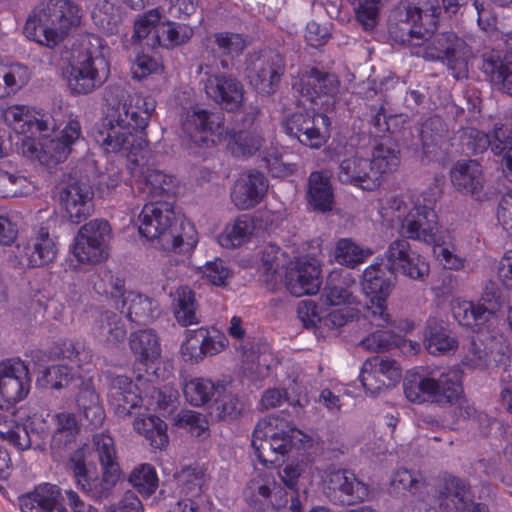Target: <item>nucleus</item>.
I'll list each match as a JSON object with an SVG mask.
<instances>
[{
  "mask_svg": "<svg viewBox=\"0 0 512 512\" xmlns=\"http://www.w3.org/2000/svg\"><path fill=\"white\" fill-rule=\"evenodd\" d=\"M60 203L69 220L80 223L92 212L93 190L86 182L71 181L62 189Z\"/></svg>",
  "mask_w": 512,
  "mask_h": 512,
  "instance_id": "obj_29",
  "label": "nucleus"
},
{
  "mask_svg": "<svg viewBox=\"0 0 512 512\" xmlns=\"http://www.w3.org/2000/svg\"><path fill=\"white\" fill-rule=\"evenodd\" d=\"M463 373L457 367H447L440 372H432L417 382L404 385L406 398L413 403L426 401L454 407L457 419H465L472 413L463 391Z\"/></svg>",
  "mask_w": 512,
  "mask_h": 512,
  "instance_id": "obj_7",
  "label": "nucleus"
},
{
  "mask_svg": "<svg viewBox=\"0 0 512 512\" xmlns=\"http://www.w3.org/2000/svg\"><path fill=\"white\" fill-rule=\"evenodd\" d=\"M420 484V478L417 473L402 468L393 474L390 482V491L398 496H404L407 493L415 494Z\"/></svg>",
  "mask_w": 512,
  "mask_h": 512,
  "instance_id": "obj_63",
  "label": "nucleus"
},
{
  "mask_svg": "<svg viewBox=\"0 0 512 512\" xmlns=\"http://www.w3.org/2000/svg\"><path fill=\"white\" fill-rule=\"evenodd\" d=\"M17 412L4 410L0 406V439L7 441L20 450H26L32 446V440L25 431H22L16 423Z\"/></svg>",
  "mask_w": 512,
  "mask_h": 512,
  "instance_id": "obj_48",
  "label": "nucleus"
},
{
  "mask_svg": "<svg viewBox=\"0 0 512 512\" xmlns=\"http://www.w3.org/2000/svg\"><path fill=\"white\" fill-rule=\"evenodd\" d=\"M246 501L258 510L279 509L287 502L285 492L277 486L274 478L266 473H257L244 489Z\"/></svg>",
  "mask_w": 512,
  "mask_h": 512,
  "instance_id": "obj_26",
  "label": "nucleus"
},
{
  "mask_svg": "<svg viewBox=\"0 0 512 512\" xmlns=\"http://www.w3.org/2000/svg\"><path fill=\"white\" fill-rule=\"evenodd\" d=\"M216 392H218V387L208 378L195 377L185 380L183 383L184 397L193 406L206 404Z\"/></svg>",
  "mask_w": 512,
  "mask_h": 512,
  "instance_id": "obj_53",
  "label": "nucleus"
},
{
  "mask_svg": "<svg viewBox=\"0 0 512 512\" xmlns=\"http://www.w3.org/2000/svg\"><path fill=\"white\" fill-rule=\"evenodd\" d=\"M395 280L394 273L389 269L387 271L378 259L363 272L361 284L367 297V317L377 326H384L390 322L386 301L394 287Z\"/></svg>",
  "mask_w": 512,
  "mask_h": 512,
  "instance_id": "obj_15",
  "label": "nucleus"
},
{
  "mask_svg": "<svg viewBox=\"0 0 512 512\" xmlns=\"http://www.w3.org/2000/svg\"><path fill=\"white\" fill-rule=\"evenodd\" d=\"M356 21L364 30H373L380 21L382 0H347Z\"/></svg>",
  "mask_w": 512,
  "mask_h": 512,
  "instance_id": "obj_55",
  "label": "nucleus"
},
{
  "mask_svg": "<svg viewBox=\"0 0 512 512\" xmlns=\"http://www.w3.org/2000/svg\"><path fill=\"white\" fill-rule=\"evenodd\" d=\"M324 489L330 499L343 505L362 502L369 496V487L347 470L327 474Z\"/></svg>",
  "mask_w": 512,
  "mask_h": 512,
  "instance_id": "obj_23",
  "label": "nucleus"
},
{
  "mask_svg": "<svg viewBox=\"0 0 512 512\" xmlns=\"http://www.w3.org/2000/svg\"><path fill=\"white\" fill-rule=\"evenodd\" d=\"M178 483L181 487L180 493L184 498L177 503L175 512H198V498L205 484V474L201 469L188 468L178 475Z\"/></svg>",
  "mask_w": 512,
  "mask_h": 512,
  "instance_id": "obj_35",
  "label": "nucleus"
},
{
  "mask_svg": "<svg viewBox=\"0 0 512 512\" xmlns=\"http://www.w3.org/2000/svg\"><path fill=\"white\" fill-rule=\"evenodd\" d=\"M284 254L274 245H267L261 258L265 282L273 289L284 283L287 290L296 297L316 294L321 286L319 262L312 257H302L284 266Z\"/></svg>",
  "mask_w": 512,
  "mask_h": 512,
  "instance_id": "obj_6",
  "label": "nucleus"
},
{
  "mask_svg": "<svg viewBox=\"0 0 512 512\" xmlns=\"http://www.w3.org/2000/svg\"><path fill=\"white\" fill-rule=\"evenodd\" d=\"M463 150L473 154L482 153L488 147L496 155H502L501 166L505 177L512 182V139L503 126H496L493 139L474 128L467 129L461 137Z\"/></svg>",
  "mask_w": 512,
  "mask_h": 512,
  "instance_id": "obj_21",
  "label": "nucleus"
},
{
  "mask_svg": "<svg viewBox=\"0 0 512 512\" xmlns=\"http://www.w3.org/2000/svg\"><path fill=\"white\" fill-rule=\"evenodd\" d=\"M58 253V248L47 227L41 226L35 230L28 241L19 242L9 257L12 266L19 269L40 268L52 263Z\"/></svg>",
  "mask_w": 512,
  "mask_h": 512,
  "instance_id": "obj_17",
  "label": "nucleus"
},
{
  "mask_svg": "<svg viewBox=\"0 0 512 512\" xmlns=\"http://www.w3.org/2000/svg\"><path fill=\"white\" fill-rule=\"evenodd\" d=\"M111 228L105 220H92L78 231L73 255L80 263H99L108 258Z\"/></svg>",
  "mask_w": 512,
  "mask_h": 512,
  "instance_id": "obj_18",
  "label": "nucleus"
},
{
  "mask_svg": "<svg viewBox=\"0 0 512 512\" xmlns=\"http://www.w3.org/2000/svg\"><path fill=\"white\" fill-rule=\"evenodd\" d=\"M205 50L215 57H235L247 45L245 37L231 31H218L207 36L203 42Z\"/></svg>",
  "mask_w": 512,
  "mask_h": 512,
  "instance_id": "obj_39",
  "label": "nucleus"
},
{
  "mask_svg": "<svg viewBox=\"0 0 512 512\" xmlns=\"http://www.w3.org/2000/svg\"><path fill=\"white\" fill-rule=\"evenodd\" d=\"M98 294L120 300L121 313L136 323H148L158 315L156 300L136 291H126L124 280L114 277L110 271H103L100 279L94 282ZM119 307V304H116Z\"/></svg>",
  "mask_w": 512,
  "mask_h": 512,
  "instance_id": "obj_14",
  "label": "nucleus"
},
{
  "mask_svg": "<svg viewBox=\"0 0 512 512\" xmlns=\"http://www.w3.org/2000/svg\"><path fill=\"white\" fill-rule=\"evenodd\" d=\"M184 135L198 147H210L222 143L225 133L223 118L200 107H192L181 118Z\"/></svg>",
  "mask_w": 512,
  "mask_h": 512,
  "instance_id": "obj_16",
  "label": "nucleus"
},
{
  "mask_svg": "<svg viewBox=\"0 0 512 512\" xmlns=\"http://www.w3.org/2000/svg\"><path fill=\"white\" fill-rule=\"evenodd\" d=\"M399 16L402 22L422 28L437 27V18L440 14L438 0H405L399 7Z\"/></svg>",
  "mask_w": 512,
  "mask_h": 512,
  "instance_id": "obj_33",
  "label": "nucleus"
},
{
  "mask_svg": "<svg viewBox=\"0 0 512 512\" xmlns=\"http://www.w3.org/2000/svg\"><path fill=\"white\" fill-rule=\"evenodd\" d=\"M0 112L5 124L16 134L21 135L22 140L55 128L49 117L35 107L12 104L1 108Z\"/></svg>",
  "mask_w": 512,
  "mask_h": 512,
  "instance_id": "obj_22",
  "label": "nucleus"
},
{
  "mask_svg": "<svg viewBox=\"0 0 512 512\" xmlns=\"http://www.w3.org/2000/svg\"><path fill=\"white\" fill-rule=\"evenodd\" d=\"M293 88L303 98L300 100L304 107L306 102L313 105V110L327 111L334 105V96L338 91V81L333 75H324L315 69L306 70L293 82Z\"/></svg>",
  "mask_w": 512,
  "mask_h": 512,
  "instance_id": "obj_20",
  "label": "nucleus"
},
{
  "mask_svg": "<svg viewBox=\"0 0 512 512\" xmlns=\"http://www.w3.org/2000/svg\"><path fill=\"white\" fill-rule=\"evenodd\" d=\"M129 345L135 358L144 365H154L161 356V345L157 334L151 329L133 332Z\"/></svg>",
  "mask_w": 512,
  "mask_h": 512,
  "instance_id": "obj_40",
  "label": "nucleus"
},
{
  "mask_svg": "<svg viewBox=\"0 0 512 512\" xmlns=\"http://www.w3.org/2000/svg\"><path fill=\"white\" fill-rule=\"evenodd\" d=\"M175 215L172 206L163 201L149 202L138 215V231L160 249L178 254L191 253L198 243V234L190 221L173 226Z\"/></svg>",
  "mask_w": 512,
  "mask_h": 512,
  "instance_id": "obj_3",
  "label": "nucleus"
},
{
  "mask_svg": "<svg viewBox=\"0 0 512 512\" xmlns=\"http://www.w3.org/2000/svg\"><path fill=\"white\" fill-rule=\"evenodd\" d=\"M109 47L94 34L81 35L73 44L67 84L74 94H88L110 75Z\"/></svg>",
  "mask_w": 512,
  "mask_h": 512,
  "instance_id": "obj_5",
  "label": "nucleus"
},
{
  "mask_svg": "<svg viewBox=\"0 0 512 512\" xmlns=\"http://www.w3.org/2000/svg\"><path fill=\"white\" fill-rule=\"evenodd\" d=\"M269 183L265 175L249 170L239 175L231 190V200L240 210H248L258 205L265 197Z\"/></svg>",
  "mask_w": 512,
  "mask_h": 512,
  "instance_id": "obj_27",
  "label": "nucleus"
},
{
  "mask_svg": "<svg viewBox=\"0 0 512 512\" xmlns=\"http://www.w3.org/2000/svg\"><path fill=\"white\" fill-rule=\"evenodd\" d=\"M372 174L370 159L356 154L341 160L337 176L342 183L373 191L380 186V182H376Z\"/></svg>",
  "mask_w": 512,
  "mask_h": 512,
  "instance_id": "obj_30",
  "label": "nucleus"
},
{
  "mask_svg": "<svg viewBox=\"0 0 512 512\" xmlns=\"http://www.w3.org/2000/svg\"><path fill=\"white\" fill-rule=\"evenodd\" d=\"M424 346L432 355L454 353L459 345L456 336L449 327L436 319H429L424 332Z\"/></svg>",
  "mask_w": 512,
  "mask_h": 512,
  "instance_id": "obj_34",
  "label": "nucleus"
},
{
  "mask_svg": "<svg viewBox=\"0 0 512 512\" xmlns=\"http://www.w3.org/2000/svg\"><path fill=\"white\" fill-rule=\"evenodd\" d=\"M222 142L234 156L249 157L260 150L262 137L253 131L225 132Z\"/></svg>",
  "mask_w": 512,
  "mask_h": 512,
  "instance_id": "obj_47",
  "label": "nucleus"
},
{
  "mask_svg": "<svg viewBox=\"0 0 512 512\" xmlns=\"http://www.w3.org/2000/svg\"><path fill=\"white\" fill-rule=\"evenodd\" d=\"M47 132L36 133L31 138L21 140V151L25 157L53 167L68 158L72 145L81 137V126L78 120L70 119L60 136L51 137Z\"/></svg>",
  "mask_w": 512,
  "mask_h": 512,
  "instance_id": "obj_13",
  "label": "nucleus"
},
{
  "mask_svg": "<svg viewBox=\"0 0 512 512\" xmlns=\"http://www.w3.org/2000/svg\"><path fill=\"white\" fill-rule=\"evenodd\" d=\"M95 451L102 466V478L98 479L92 468L83 459V451H77L71 462L77 484L95 497H104L112 490L120 479V468L112 437L105 433L96 434L93 438Z\"/></svg>",
  "mask_w": 512,
  "mask_h": 512,
  "instance_id": "obj_11",
  "label": "nucleus"
},
{
  "mask_svg": "<svg viewBox=\"0 0 512 512\" xmlns=\"http://www.w3.org/2000/svg\"><path fill=\"white\" fill-rule=\"evenodd\" d=\"M374 251L351 238L339 239L334 248L335 261L348 268H355L364 263Z\"/></svg>",
  "mask_w": 512,
  "mask_h": 512,
  "instance_id": "obj_44",
  "label": "nucleus"
},
{
  "mask_svg": "<svg viewBox=\"0 0 512 512\" xmlns=\"http://www.w3.org/2000/svg\"><path fill=\"white\" fill-rule=\"evenodd\" d=\"M92 331L95 338L107 347H116L127 335L122 318L112 311L101 312L94 322Z\"/></svg>",
  "mask_w": 512,
  "mask_h": 512,
  "instance_id": "obj_38",
  "label": "nucleus"
},
{
  "mask_svg": "<svg viewBox=\"0 0 512 512\" xmlns=\"http://www.w3.org/2000/svg\"><path fill=\"white\" fill-rule=\"evenodd\" d=\"M308 203L321 212L332 209L334 194L330 175L327 172L314 171L308 179Z\"/></svg>",
  "mask_w": 512,
  "mask_h": 512,
  "instance_id": "obj_41",
  "label": "nucleus"
},
{
  "mask_svg": "<svg viewBox=\"0 0 512 512\" xmlns=\"http://www.w3.org/2000/svg\"><path fill=\"white\" fill-rule=\"evenodd\" d=\"M130 483L143 496H150L158 487V477L153 466L141 464L134 468L130 477Z\"/></svg>",
  "mask_w": 512,
  "mask_h": 512,
  "instance_id": "obj_60",
  "label": "nucleus"
},
{
  "mask_svg": "<svg viewBox=\"0 0 512 512\" xmlns=\"http://www.w3.org/2000/svg\"><path fill=\"white\" fill-rule=\"evenodd\" d=\"M453 317L462 326L471 328L480 342L490 339L494 341L498 327V317L495 312L481 303L456 298L451 302ZM462 363L475 369H484L489 362V354L493 350L492 343L478 344L472 339L464 348Z\"/></svg>",
  "mask_w": 512,
  "mask_h": 512,
  "instance_id": "obj_8",
  "label": "nucleus"
},
{
  "mask_svg": "<svg viewBox=\"0 0 512 512\" xmlns=\"http://www.w3.org/2000/svg\"><path fill=\"white\" fill-rule=\"evenodd\" d=\"M36 189L27 177L0 167V197H21L32 194Z\"/></svg>",
  "mask_w": 512,
  "mask_h": 512,
  "instance_id": "obj_56",
  "label": "nucleus"
},
{
  "mask_svg": "<svg viewBox=\"0 0 512 512\" xmlns=\"http://www.w3.org/2000/svg\"><path fill=\"white\" fill-rule=\"evenodd\" d=\"M370 163L373 172L372 175L375 176V181L381 183V177L383 174L392 172L399 166V151L392 145H387L385 143L378 144L373 149Z\"/></svg>",
  "mask_w": 512,
  "mask_h": 512,
  "instance_id": "obj_50",
  "label": "nucleus"
},
{
  "mask_svg": "<svg viewBox=\"0 0 512 512\" xmlns=\"http://www.w3.org/2000/svg\"><path fill=\"white\" fill-rule=\"evenodd\" d=\"M17 420L22 422L21 432L25 431L32 440V444L35 443L40 447L49 432V424L44 415L21 408L17 410Z\"/></svg>",
  "mask_w": 512,
  "mask_h": 512,
  "instance_id": "obj_52",
  "label": "nucleus"
},
{
  "mask_svg": "<svg viewBox=\"0 0 512 512\" xmlns=\"http://www.w3.org/2000/svg\"><path fill=\"white\" fill-rule=\"evenodd\" d=\"M156 107L155 100L142 94L129 95L98 123L91 132L94 141L107 153L127 159V169L134 173L139 161L150 154L144 130Z\"/></svg>",
  "mask_w": 512,
  "mask_h": 512,
  "instance_id": "obj_1",
  "label": "nucleus"
},
{
  "mask_svg": "<svg viewBox=\"0 0 512 512\" xmlns=\"http://www.w3.org/2000/svg\"><path fill=\"white\" fill-rule=\"evenodd\" d=\"M173 311L181 326H190L200 322L197 316L195 292L188 286H181L175 291Z\"/></svg>",
  "mask_w": 512,
  "mask_h": 512,
  "instance_id": "obj_46",
  "label": "nucleus"
},
{
  "mask_svg": "<svg viewBox=\"0 0 512 512\" xmlns=\"http://www.w3.org/2000/svg\"><path fill=\"white\" fill-rule=\"evenodd\" d=\"M304 438L305 435L289 421L268 416L257 423L251 444L262 464L277 466Z\"/></svg>",
  "mask_w": 512,
  "mask_h": 512,
  "instance_id": "obj_10",
  "label": "nucleus"
},
{
  "mask_svg": "<svg viewBox=\"0 0 512 512\" xmlns=\"http://www.w3.org/2000/svg\"><path fill=\"white\" fill-rule=\"evenodd\" d=\"M255 221L248 215H241L227 223L218 235L223 248H237L248 243L254 235Z\"/></svg>",
  "mask_w": 512,
  "mask_h": 512,
  "instance_id": "obj_42",
  "label": "nucleus"
},
{
  "mask_svg": "<svg viewBox=\"0 0 512 512\" xmlns=\"http://www.w3.org/2000/svg\"><path fill=\"white\" fill-rule=\"evenodd\" d=\"M453 187L460 193L477 197L484 185L480 164L475 160H459L450 170Z\"/></svg>",
  "mask_w": 512,
  "mask_h": 512,
  "instance_id": "obj_31",
  "label": "nucleus"
},
{
  "mask_svg": "<svg viewBox=\"0 0 512 512\" xmlns=\"http://www.w3.org/2000/svg\"><path fill=\"white\" fill-rule=\"evenodd\" d=\"M180 428L187 429L193 436L205 439L209 436V423L207 418L199 412L192 410L181 411L176 419Z\"/></svg>",
  "mask_w": 512,
  "mask_h": 512,
  "instance_id": "obj_62",
  "label": "nucleus"
},
{
  "mask_svg": "<svg viewBox=\"0 0 512 512\" xmlns=\"http://www.w3.org/2000/svg\"><path fill=\"white\" fill-rule=\"evenodd\" d=\"M133 429L154 449L162 450L168 445L167 425L153 414H139L133 421Z\"/></svg>",
  "mask_w": 512,
  "mask_h": 512,
  "instance_id": "obj_43",
  "label": "nucleus"
},
{
  "mask_svg": "<svg viewBox=\"0 0 512 512\" xmlns=\"http://www.w3.org/2000/svg\"><path fill=\"white\" fill-rule=\"evenodd\" d=\"M60 491L56 485L44 483L19 499L23 512H67L59 501Z\"/></svg>",
  "mask_w": 512,
  "mask_h": 512,
  "instance_id": "obj_32",
  "label": "nucleus"
},
{
  "mask_svg": "<svg viewBox=\"0 0 512 512\" xmlns=\"http://www.w3.org/2000/svg\"><path fill=\"white\" fill-rule=\"evenodd\" d=\"M54 430L51 436V448L61 449L72 443L80 431V426L73 413L58 412L52 416Z\"/></svg>",
  "mask_w": 512,
  "mask_h": 512,
  "instance_id": "obj_45",
  "label": "nucleus"
},
{
  "mask_svg": "<svg viewBox=\"0 0 512 512\" xmlns=\"http://www.w3.org/2000/svg\"><path fill=\"white\" fill-rule=\"evenodd\" d=\"M91 17L105 33L112 35L119 32L120 15L110 0H98L92 9Z\"/></svg>",
  "mask_w": 512,
  "mask_h": 512,
  "instance_id": "obj_58",
  "label": "nucleus"
},
{
  "mask_svg": "<svg viewBox=\"0 0 512 512\" xmlns=\"http://www.w3.org/2000/svg\"><path fill=\"white\" fill-rule=\"evenodd\" d=\"M76 406L84 418L94 426L100 425L104 419V411L99 403L95 390L87 385L76 397Z\"/></svg>",
  "mask_w": 512,
  "mask_h": 512,
  "instance_id": "obj_57",
  "label": "nucleus"
},
{
  "mask_svg": "<svg viewBox=\"0 0 512 512\" xmlns=\"http://www.w3.org/2000/svg\"><path fill=\"white\" fill-rule=\"evenodd\" d=\"M177 396L175 388L165 386L163 390H153L150 396L142 397L138 384L123 375L113 378L108 392L109 403L120 417L128 416L132 409L142 406L147 411H165L176 401Z\"/></svg>",
  "mask_w": 512,
  "mask_h": 512,
  "instance_id": "obj_12",
  "label": "nucleus"
},
{
  "mask_svg": "<svg viewBox=\"0 0 512 512\" xmlns=\"http://www.w3.org/2000/svg\"><path fill=\"white\" fill-rule=\"evenodd\" d=\"M483 71L490 75L495 85H500L507 94L512 95V56H506L504 60L494 56L486 58Z\"/></svg>",
  "mask_w": 512,
  "mask_h": 512,
  "instance_id": "obj_54",
  "label": "nucleus"
},
{
  "mask_svg": "<svg viewBox=\"0 0 512 512\" xmlns=\"http://www.w3.org/2000/svg\"><path fill=\"white\" fill-rule=\"evenodd\" d=\"M193 34V28L187 24L164 21L156 30V42L162 47L173 48L188 42Z\"/></svg>",
  "mask_w": 512,
  "mask_h": 512,
  "instance_id": "obj_51",
  "label": "nucleus"
},
{
  "mask_svg": "<svg viewBox=\"0 0 512 512\" xmlns=\"http://www.w3.org/2000/svg\"><path fill=\"white\" fill-rule=\"evenodd\" d=\"M331 121L323 112H296L283 122L285 132L302 145L319 149L330 137Z\"/></svg>",
  "mask_w": 512,
  "mask_h": 512,
  "instance_id": "obj_19",
  "label": "nucleus"
},
{
  "mask_svg": "<svg viewBox=\"0 0 512 512\" xmlns=\"http://www.w3.org/2000/svg\"><path fill=\"white\" fill-rule=\"evenodd\" d=\"M83 11L74 0H40L29 14L25 36L47 47H55L82 22Z\"/></svg>",
  "mask_w": 512,
  "mask_h": 512,
  "instance_id": "obj_4",
  "label": "nucleus"
},
{
  "mask_svg": "<svg viewBox=\"0 0 512 512\" xmlns=\"http://www.w3.org/2000/svg\"><path fill=\"white\" fill-rule=\"evenodd\" d=\"M31 69L21 62L0 63V99L22 91L31 81Z\"/></svg>",
  "mask_w": 512,
  "mask_h": 512,
  "instance_id": "obj_37",
  "label": "nucleus"
},
{
  "mask_svg": "<svg viewBox=\"0 0 512 512\" xmlns=\"http://www.w3.org/2000/svg\"><path fill=\"white\" fill-rule=\"evenodd\" d=\"M204 89L210 99L228 111H235L243 104L244 87L232 75L212 74L206 79Z\"/></svg>",
  "mask_w": 512,
  "mask_h": 512,
  "instance_id": "obj_28",
  "label": "nucleus"
},
{
  "mask_svg": "<svg viewBox=\"0 0 512 512\" xmlns=\"http://www.w3.org/2000/svg\"><path fill=\"white\" fill-rule=\"evenodd\" d=\"M367 366L370 370L373 368L374 373L378 374L384 382V387L394 386L402 376V369L397 361L388 357L374 356L367 359Z\"/></svg>",
  "mask_w": 512,
  "mask_h": 512,
  "instance_id": "obj_59",
  "label": "nucleus"
},
{
  "mask_svg": "<svg viewBox=\"0 0 512 512\" xmlns=\"http://www.w3.org/2000/svg\"><path fill=\"white\" fill-rule=\"evenodd\" d=\"M431 245L435 258L444 268L459 270L464 267L465 258L456 252L453 236L449 230H443L440 237Z\"/></svg>",
  "mask_w": 512,
  "mask_h": 512,
  "instance_id": "obj_49",
  "label": "nucleus"
},
{
  "mask_svg": "<svg viewBox=\"0 0 512 512\" xmlns=\"http://www.w3.org/2000/svg\"><path fill=\"white\" fill-rule=\"evenodd\" d=\"M435 29L426 26L422 31L421 27H412L403 38V42L416 56L426 60H447L455 78L466 77L470 50L454 33L434 34Z\"/></svg>",
  "mask_w": 512,
  "mask_h": 512,
  "instance_id": "obj_9",
  "label": "nucleus"
},
{
  "mask_svg": "<svg viewBox=\"0 0 512 512\" xmlns=\"http://www.w3.org/2000/svg\"><path fill=\"white\" fill-rule=\"evenodd\" d=\"M357 306L326 307L323 309L322 327L330 330L339 329L359 316Z\"/></svg>",
  "mask_w": 512,
  "mask_h": 512,
  "instance_id": "obj_61",
  "label": "nucleus"
},
{
  "mask_svg": "<svg viewBox=\"0 0 512 512\" xmlns=\"http://www.w3.org/2000/svg\"><path fill=\"white\" fill-rule=\"evenodd\" d=\"M256 73L251 76V83L261 94H272L278 87L284 71V62L279 55L258 59Z\"/></svg>",
  "mask_w": 512,
  "mask_h": 512,
  "instance_id": "obj_36",
  "label": "nucleus"
},
{
  "mask_svg": "<svg viewBox=\"0 0 512 512\" xmlns=\"http://www.w3.org/2000/svg\"><path fill=\"white\" fill-rule=\"evenodd\" d=\"M151 153L139 161L138 169L130 173L135 180L136 189L144 199H156L174 192L175 178L164 171L149 166Z\"/></svg>",
  "mask_w": 512,
  "mask_h": 512,
  "instance_id": "obj_25",
  "label": "nucleus"
},
{
  "mask_svg": "<svg viewBox=\"0 0 512 512\" xmlns=\"http://www.w3.org/2000/svg\"><path fill=\"white\" fill-rule=\"evenodd\" d=\"M203 279L214 286H225L231 277V270L221 259L208 261L205 265L197 268Z\"/></svg>",
  "mask_w": 512,
  "mask_h": 512,
  "instance_id": "obj_64",
  "label": "nucleus"
},
{
  "mask_svg": "<svg viewBox=\"0 0 512 512\" xmlns=\"http://www.w3.org/2000/svg\"><path fill=\"white\" fill-rule=\"evenodd\" d=\"M28 368L19 358L0 361V398L8 404L22 401L29 393Z\"/></svg>",
  "mask_w": 512,
  "mask_h": 512,
  "instance_id": "obj_24",
  "label": "nucleus"
},
{
  "mask_svg": "<svg viewBox=\"0 0 512 512\" xmlns=\"http://www.w3.org/2000/svg\"><path fill=\"white\" fill-rule=\"evenodd\" d=\"M432 192L412 197H390L382 204L380 216L387 223L398 221L407 238L431 245L441 235Z\"/></svg>",
  "mask_w": 512,
  "mask_h": 512,
  "instance_id": "obj_2",
  "label": "nucleus"
}]
</instances>
